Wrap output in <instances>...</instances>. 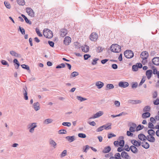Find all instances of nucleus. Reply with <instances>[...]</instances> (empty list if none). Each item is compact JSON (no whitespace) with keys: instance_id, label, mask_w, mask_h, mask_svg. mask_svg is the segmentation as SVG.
I'll use <instances>...</instances> for the list:
<instances>
[{"instance_id":"nucleus-1","label":"nucleus","mask_w":159,"mask_h":159,"mask_svg":"<svg viewBox=\"0 0 159 159\" xmlns=\"http://www.w3.org/2000/svg\"><path fill=\"white\" fill-rule=\"evenodd\" d=\"M110 49L111 51L113 52H119L121 51V47L117 44H114L111 45Z\"/></svg>"},{"instance_id":"nucleus-2","label":"nucleus","mask_w":159,"mask_h":159,"mask_svg":"<svg viewBox=\"0 0 159 159\" xmlns=\"http://www.w3.org/2000/svg\"><path fill=\"white\" fill-rule=\"evenodd\" d=\"M43 33L44 36L46 38L50 39L53 36L52 32L48 29H44L43 30Z\"/></svg>"},{"instance_id":"nucleus-3","label":"nucleus","mask_w":159,"mask_h":159,"mask_svg":"<svg viewBox=\"0 0 159 159\" xmlns=\"http://www.w3.org/2000/svg\"><path fill=\"white\" fill-rule=\"evenodd\" d=\"M125 57L127 58H131L134 56L133 52L131 50H127L124 52Z\"/></svg>"},{"instance_id":"nucleus-4","label":"nucleus","mask_w":159,"mask_h":159,"mask_svg":"<svg viewBox=\"0 0 159 159\" xmlns=\"http://www.w3.org/2000/svg\"><path fill=\"white\" fill-rule=\"evenodd\" d=\"M37 127V123L35 122L30 123L28 125V128H30L29 132L31 133L34 132L35 128Z\"/></svg>"},{"instance_id":"nucleus-5","label":"nucleus","mask_w":159,"mask_h":159,"mask_svg":"<svg viewBox=\"0 0 159 159\" xmlns=\"http://www.w3.org/2000/svg\"><path fill=\"white\" fill-rule=\"evenodd\" d=\"M98 38V34L95 33H92L90 36V39L92 41H95Z\"/></svg>"},{"instance_id":"nucleus-6","label":"nucleus","mask_w":159,"mask_h":159,"mask_svg":"<svg viewBox=\"0 0 159 159\" xmlns=\"http://www.w3.org/2000/svg\"><path fill=\"white\" fill-rule=\"evenodd\" d=\"M71 38L69 36L65 37L63 41L64 44L66 45H68L71 42Z\"/></svg>"},{"instance_id":"nucleus-7","label":"nucleus","mask_w":159,"mask_h":159,"mask_svg":"<svg viewBox=\"0 0 159 159\" xmlns=\"http://www.w3.org/2000/svg\"><path fill=\"white\" fill-rule=\"evenodd\" d=\"M121 156L123 158L125 159H131V158L128 153L125 151H123L121 153Z\"/></svg>"},{"instance_id":"nucleus-8","label":"nucleus","mask_w":159,"mask_h":159,"mask_svg":"<svg viewBox=\"0 0 159 159\" xmlns=\"http://www.w3.org/2000/svg\"><path fill=\"white\" fill-rule=\"evenodd\" d=\"M26 12L28 15L31 17H34V13L33 10L31 8H27L26 9Z\"/></svg>"},{"instance_id":"nucleus-9","label":"nucleus","mask_w":159,"mask_h":159,"mask_svg":"<svg viewBox=\"0 0 159 159\" xmlns=\"http://www.w3.org/2000/svg\"><path fill=\"white\" fill-rule=\"evenodd\" d=\"M118 85L120 87L123 88H125L129 86V84L127 82L120 81L119 82Z\"/></svg>"},{"instance_id":"nucleus-10","label":"nucleus","mask_w":159,"mask_h":159,"mask_svg":"<svg viewBox=\"0 0 159 159\" xmlns=\"http://www.w3.org/2000/svg\"><path fill=\"white\" fill-rule=\"evenodd\" d=\"M149 136V135H147L146 136H145V140H146L147 139L149 142L152 143L154 142L155 141V138L153 136H150V137Z\"/></svg>"},{"instance_id":"nucleus-11","label":"nucleus","mask_w":159,"mask_h":159,"mask_svg":"<svg viewBox=\"0 0 159 159\" xmlns=\"http://www.w3.org/2000/svg\"><path fill=\"white\" fill-rule=\"evenodd\" d=\"M129 103L132 104H137L140 103L141 102V101L138 100H129L128 101Z\"/></svg>"},{"instance_id":"nucleus-12","label":"nucleus","mask_w":159,"mask_h":159,"mask_svg":"<svg viewBox=\"0 0 159 159\" xmlns=\"http://www.w3.org/2000/svg\"><path fill=\"white\" fill-rule=\"evenodd\" d=\"M153 73L152 70H147L146 72V75L148 80H149L151 77Z\"/></svg>"},{"instance_id":"nucleus-13","label":"nucleus","mask_w":159,"mask_h":159,"mask_svg":"<svg viewBox=\"0 0 159 159\" xmlns=\"http://www.w3.org/2000/svg\"><path fill=\"white\" fill-rule=\"evenodd\" d=\"M152 63L156 66L159 65V57H154L152 60Z\"/></svg>"},{"instance_id":"nucleus-14","label":"nucleus","mask_w":159,"mask_h":159,"mask_svg":"<svg viewBox=\"0 0 159 159\" xmlns=\"http://www.w3.org/2000/svg\"><path fill=\"white\" fill-rule=\"evenodd\" d=\"M131 143L134 146L138 147L140 146L141 142L140 141H137V140L133 139L131 140Z\"/></svg>"},{"instance_id":"nucleus-15","label":"nucleus","mask_w":159,"mask_h":159,"mask_svg":"<svg viewBox=\"0 0 159 159\" xmlns=\"http://www.w3.org/2000/svg\"><path fill=\"white\" fill-rule=\"evenodd\" d=\"M130 150L133 153L136 154L138 153V149L136 147V146L134 145H131L130 147Z\"/></svg>"},{"instance_id":"nucleus-16","label":"nucleus","mask_w":159,"mask_h":159,"mask_svg":"<svg viewBox=\"0 0 159 159\" xmlns=\"http://www.w3.org/2000/svg\"><path fill=\"white\" fill-rule=\"evenodd\" d=\"M148 57V53L146 51L142 52L141 54V57L142 58L147 59Z\"/></svg>"},{"instance_id":"nucleus-17","label":"nucleus","mask_w":159,"mask_h":159,"mask_svg":"<svg viewBox=\"0 0 159 159\" xmlns=\"http://www.w3.org/2000/svg\"><path fill=\"white\" fill-rule=\"evenodd\" d=\"M103 114V113L102 111H99L97 112L96 113L94 114L93 116H92V118H96L102 115Z\"/></svg>"},{"instance_id":"nucleus-18","label":"nucleus","mask_w":159,"mask_h":159,"mask_svg":"<svg viewBox=\"0 0 159 159\" xmlns=\"http://www.w3.org/2000/svg\"><path fill=\"white\" fill-rule=\"evenodd\" d=\"M10 53L12 56L15 57H20L21 56L20 54H18L16 52L14 51H11L10 52Z\"/></svg>"},{"instance_id":"nucleus-19","label":"nucleus","mask_w":159,"mask_h":159,"mask_svg":"<svg viewBox=\"0 0 159 159\" xmlns=\"http://www.w3.org/2000/svg\"><path fill=\"white\" fill-rule=\"evenodd\" d=\"M119 139L121 140H120L119 142V145L120 147H123L125 144V141L123 140L124 137L122 136H121L119 137Z\"/></svg>"},{"instance_id":"nucleus-20","label":"nucleus","mask_w":159,"mask_h":159,"mask_svg":"<svg viewBox=\"0 0 159 159\" xmlns=\"http://www.w3.org/2000/svg\"><path fill=\"white\" fill-rule=\"evenodd\" d=\"M61 32L60 35L62 37H64L67 34V31L66 29H62L61 30Z\"/></svg>"},{"instance_id":"nucleus-21","label":"nucleus","mask_w":159,"mask_h":159,"mask_svg":"<svg viewBox=\"0 0 159 159\" xmlns=\"http://www.w3.org/2000/svg\"><path fill=\"white\" fill-rule=\"evenodd\" d=\"M95 85L98 89H100L103 87L104 84L103 82L101 81H98L96 83Z\"/></svg>"},{"instance_id":"nucleus-22","label":"nucleus","mask_w":159,"mask_h":159,"mask_svg":"<svg viewBox=\"0 0 159 159\" xmlns=\"http://www.w3.org/2000/svg\"><path fill=\"white\" fill-rule=\"evenodd\" d=\"M33 106L34 109L36 111L39 110L40 108L39 104L38 102L34 103L33 104Z\"/></svg>"},{"instance_id":"nucleus-23","label":"nucleus","mask_w":159,"mask_h":159,"mask_svg":"<svg viewBox=\"0 0 159 159\" xmlns=\"http://www.w3.org/2000/svg\"><path fill=\"white\" fill-rule=\"evenodd\" d=\"M121 155L119 153H116L114 157H111L109 159H121Z\"/></svg>"},{"instance_id":"nucleus-24","label":"nucleus","mask_w":159,"mask_h":159,"mask_svg":"<svg viewBox=\"0 0 159 159\" xmlns=\"http://www.w3.org/2000/svg\"><path fill=\"white\" fill-rule=\"evenodd\" d=\"M150 115V113L149 112H145L142 114V116L143 118L146 119L149 117Z\"/></svg>"},{"instance_id":"nucleus-25","label":"nucleus","mask_w":159,"mask_h":159,"mask_svg":"<svg viewBox=\"0 0 159 159\" xmlns=\"http://www.w3.org/2000/svg\"><path fill=\"white\" fill-rule=\"evenodd\" d=\"M66 139L70 142H71L75 140V137L74 136H67L66 137Z\"/></svg>"},{"instance_id":"nucleus-26","label":"nucleus","mask_w":159,"mask_h":159,"mask_svg":"<svg viewBox=\"0 0 159 159\" xmlns=\"http://www.w3.org/2000/svg\"><path fill=\"white\" fill-rule=\"evenodd\" d=\"M111 150V148L110 146H108L104 148L102 150L103 152L104 153H107L109 152Z\"/></svg>"},{"instance_id":"nucleus-27","label":"nucleus","mask_w":159,"mask_h":159,"mask_svg":"<svg viewBox=\"0 0 159 159\" xmlns=\"http://www.w3.org/2000/svg\"><path fill=\"white\" fill-rule=\"evenodd\" d=\"M138 138L141 141H145V135L143 134H139L138 136Z\"/></svg>"},{"instance_id":"nucleus-28","label":"nucleus","mask_w":159,"mask_h":159,"mask_svg":"<svg viewBox=\"0 0 159 159\" xmlns=\"http://www.w3.org/2000/svg\"><path fill=\"white\" fill-rule=\"evenodd\" d=\"M21 16L24 18L26 23L29 24V25L31 24V22L29 20L27 17L25 15L22 14H21Z\"/></svg>"},{"instance_id":"nucleus-29","label":"nucleus","mask_w":159,"mask_h":159,"mask_svg":"<svg viewBox=\"0 0 159 159\" xmlns=\"http://www.w3.org/2000/svg\"><path fill=\"white\" fill-rule=\"evenodd\" d=\"M148 133L150 136H153L155 135V132L152 129H150L148 131Z\"/></svg>"},{"instance_id":"nucleus-30","label":"nucleus","mask_w":159,"mask_h":159,"mask_svg":"<svg viewBox=\"0 0 159 159\" xmlns=\"http://www.w3.org/2000/svg\"><path fill=\"white\" fill-rule=\"evenodd\" d=\"M49 144L52 145L54 148H56L57 143L54 140L50 139L49 141Z\"/></svg>"},{"instance_id":"nucleus-31","label":"nucleus","mask_w":159,"mask_h":159,"mask_svg":"<svg viewBox=\"0 0 159 159\" xmlns=\"http://www.w3.org/2000/svg\"><path fill=\"white\" fill-rule=\"evenodd\" d=\"M53 121V120L51 119H47L45 120L43 122L44 124H48L51 123Z\"/></svg>"},{"instance_id":"nucleus-32","label":"nucleus","mask_w":159,"mask_h":159,"mask_svg":"<svg viewBox=\"0 0 159 159\" xmlns=\"http://www.w3.org/2000/svg\"><path fill=\"white\" fill-rule=\"evenodd\" d=\"M114 86L113 84H107L106 86V90H107L108 89H111L114 88Z\"/></svg>"},{"instance_id":"nucleus-33","label":"nucleus","mask_w":159,"mask_h":159,"mask_svg":"<svg viewBox=\"0 0 159 159\" xmlns=\"http://www.w3.org/2000/svg\"><path fill=\"white\" fill-rule=\"evenodd\" d=\"M151 108L149 106H145L143 109V111L144 112H149L150 111Z\"/></svg>"},{"instance_id":"nucleus-34","label":"nucleus","mask_w":159,"mask_h":159,"mask_svg":"<svg viewBox=\"0 0 159 159\" xmlns=\"http://www.w3.org/2000/svg\"><path fill=\"white\" fill-rule=\"evenodd\" d=\"M17 2L20 5L23 6L25 4L24 0H17Z\"/></svg>"},{"instance_id":"nucleus-35","label":"nucleus","mask_w":159,"mask_h":159,"mask_svg":"<svg viewBox=\"0 0 159 159\" xmlns=\"http://www.w3.org/2000/svg\"><path fill=\"white\" fill-rule=\"evenodd\" d=\"M85 46L86 48H85L84 47H82V50L83 52H87L89 50V47L87 45H85Z\"/></svg>"},{"instance_id":"nucleus-36","label":"nucleus","mask_w":159,"mask_h":159,"mask_svg":"<svg viewBox=\"0 0 159 159\" xmlns=\"http://www.w3.org/2000/svg\"><path fill=\"white\" fill-rule=\"evenodd\" d=\"M104 48H102V47L99 46L96 48V50L97 52H101L102 51Z\"/></svg>"},{"instance_id":"nucleus-37","label":"nucleus","mask_w":159,"mask_h":159,"mask_svg":"<svg viewBox=\"0 0 159 159\" xmlns=\"http://www.w3.org/2000/svg\"><path fill=\"white\" fill-rule=\"evenodd\" d=\"M153 123L152 122H149L148 125V128H150V129H155Z\"/></svg>"},{"instance_id":"nucleus-38","label":"nucleus","mask_w":159,"mask_h":159,"mask_svg":"<svg viewBox=\"0 0 159 159\" xmlns=\"http://www.w3.org/2000/svg\"><path fill=\"white\" fill-rule=\"evenodd\" d=\"M79 75V74L78 72L76 71H74L71 73L70 75V77L72 78L75 77L78 75Z\"/></svg>"},{"instance_id":"nucleus-39","label":"nucleus","mask_w":159,"mask_h":159,"mask_svg":"<svg viewBox=\"0 0 159 159\" xmlns=\"http://www.w3.org/2000/svg\"><path fill=\"white\" fill-rule=\"evenodd\" d=\"M77 98L81 102H82L84 101H85L87 100V99L85 98H83L81 96H77Z\"/></svg>"},{"instance_id":"nucleus-40","label":"nucleus","mask_w":159,"mask_h":159,"mask_svg":"<svg viewBox=\"0 0 159 159\" xmlns=\"http://www.w3.org/2000/svg\"><path fill=\"white\" fill-rule=\"evenodd\" d=\"M1 62L3 65L7 66V67L9 66V65L8 62L6 61L3 60H2L1 61Z\"/></svg>"},{"instance_id":"nucleus-41","label":"nucleus","mask_w":159,"mask_h":159,"mask_svg":"<svg viewBox=\"0 0 159 159\" xmlns=\"http://www.w3.org/2000/svg\"><path fill=\"white\" fill-rule=\"evenodd\" d=\"M142 147L145 149H148L149 147V145L147 142H145L144 144L141 145Z\"/></svg>"},{"instance_id":"nucleus-42","label":"nucleus","mask_w":159,"mask_h":159,"mask_svg":"<svg viewBox=\"0 0 159 159\" xmlns=\"http://www.w3.org/2000/svg\"><path fill=\"white\" fill-rule=\"evenodd\" d=\"M18 30L20 31L22 34H25V30L23 28L19 26Z\"/></svg>"},{"instance_id":"nucleus-43","label":"nucleus","mask_w":159,"mask_h":159,"mask_svg":"<svg viewBox=\"0 0 159 159\" xmlns=\"http://www.w3.org/2000/svg\"><path fill=\"white\" fill-rule=\"evenodd\" d=\"M144 127V126L141 125H139L136 128V130L138 131L142 129Z\"/></svg>"},{"instance_id":"nucleus-44","label":"nucleus","mask_w":159,"mask_h":159,"mask_svg":"<svg viewBox=\"0 0 159 159\" xmlns=\"http://www.w3.org/2000/svg\"><path fill=\"white\" fill-rule=\"evenodd\" d=\"M67 154V151L66 150H64L61 153L60 157H62L65 156Z\"/></svg>"},{"instance_id":"nucleus-45","label":"nucleus","mask_w":159,"mask_h":159,"mask_svg":"<svg viewBox=\"0 0 159 159\" xmlns=\"http://www.w3.org/2000/svg\"><path fill=\"white\" fill-rule=\"evenodd\" d=\"M65 67V65L64 63H61L60 65H57L56 67L57 69L61 68H64Z\"/></svg>"},{"instance_id":"nucleus-46","label":"nucleus","mask_w":159,"mask_h":159,"mask_svg":"<svg viewBox=\"0 0 159 159\" xmlns=\"http://www.w3.org/2000/svg\"><path fill=\"white\" fill-rule=\"evenodd\" d=\"M22 67L25 69H26L27 70H30V67L28 65H26L25 64H23L21 65Z\"/></svg>"},{"instance_id":"nucleus-47","label":"nucleus","mask_w":159,"mask_h":159,"mask_svg":"<svg viewBox=\"0 0 159 159\" xmlns=\"http://www.w3.org/2000/svg\"><path fill=\"white\" fill-rule=\"evenodd\" d=\"M78 136L79 137L83 138H85L86 137L85 134L81 133H79L78 134Z\"/></svg>"},{"instance_id":"nucleus-48","label":"nucleus","mask_w":159,"mask_h":159,"mask_svg":"<svg viewBox=\"0 0 159 159\" xmlns=\"http://www.w3.org/2000/svg\"><path fill=\"white\" fill-rule=\"evenodd\" d=\"M62 125L64 126H66L68 127H70L71 126V124L70 122H64L62 123Z\"/></svg>"},{"instance_id":"nucleus-49","label":"nucleus","mask_w":159,"mask_h":159,"mask_svg":"<svg viewBox=\"0 0 159 159\" xmlns=\"http://www.w3.org/2000/svg\"><path fill=\"white\" fill-rule=\"evenodd\" d=\"M4 4L7 8L8 9H10L11 8L10 5L8 2L5 1L4 2Z\"/></svg>"},{"instance_id":"nucleus-50","label":"nucleus","mask_w":159,"mask_h":159,"mask_svg":"<svg viewBox=\"0 0 159 159\" xmlns=\"http://www.w3.org/2000/svg\"><path fill=\"white\" fill-rule=\"evenodd\" d=\"M138 67L137 66V65H134L132 66V70L134 71H137L138 70Z\"/></svg>"},{"instance_id":"nucleus-51","label":"nucleus","mask_w":159,"mask_h":159,"mask_svg":"<svg viewBox=\"0 0 159 159\" xmlns=\"http://www.w3.org/2000/svg\"><path fill=\"white\" fill-rule=\"evenodd\" d=\"M58 133L59 134H66L67 133V131L64 129H61L59 130Z\"/></svg>"},{"instance_id":"nucleus-52","label":"nucleus","mask_w":159,"mask_h":159,"mask_svg":"<svg viewBox=\"0 0 159 159\" xmlns=\"http://www.w3.org/2000/svg\"><path fill=\"white\" fill-rule=\"evenodd\" d=\"M99 60V59L98 58H94L93 60V61L92 62V65H94L96 64L97 63V61Z\"/></svg>"},{"instance_id":"nucleus-53","label":"nucleus","mask_w":159,"mask_h":159,"mask_svg":"<svg viewBox=\"0 0 159 159\" xmlns=\"http://www.w3.org/2000/svg\"><path fill=\"white\" fill-rule=\"evenodd\" d=\"M116 136V135L114 134L111 133H109L108 134V138L109 139H111L112 137H115Z\"/></svg>"},{"instance_id":"nucleus-54","label":"nucleus","mask_w":159,"mask_h":159,"mask_svg":"<svg viewBox=\"0 0 159 159\" xmlns=\"http://www.w3.org/2000/svg\"><path fill=\"white\" fill-rule=\"evenodd\" d=\"M36 32L37 34L40 37H42V34H41L38 29L36 28L35 29Z\"/></svg>"},{"instance_id":"nucleus-55","label":"nucleus","mask_w":159,"mask_h":159,"mask_svg":"<svg viewBox=\"0 0 159 159\" xmlns=\"http://www.w3.org/2000/svg\"><path fill=\"white\" fill-rule=\"evenodd\" d=\"M104 127V125H102L99 127V128L97 129L96 131L97 132H100L102 131Z\"/></svg>"},{"instance_id":"nucleus-56","label":"nucleus","mask_w":159,"mask_h":159,"mask_svg":"<svg viewBox=\"0 0 159 159\" xmlns=\"http://www.w3.org/2000/svg\"><path fill=\"white\" fill-rule=\"evenodd\" d=\"M13 62L14 63H15L16 65L18 66V67H19L20 66V64L17 59H14L13 61Z\"/></svg>"},{"instance_id":"nucleus-57","label":"nucleus","mask_w":159,"mask_h":159,"mask_svg":"<svg viewBox=\"0 0 159 159\" xmlns=\"http://www.w3.org/2000/svg\"><path fill=\"white\" fill-rule=\"evenodd\" d=\"M91 57L90 55L89 54H85L84 56V59L85 60H87L89 58Z\"/></svg>"},{"instance_id":"nucleus-58","label":"nucleus","mask_w":159,"mask_h":159,"mask_svg":"<svg viewBox=\"0 0 159 159\" xmlns=\"http://www.w3.org/2000/svg\"><path fill=\"white\" fill-rule=\"evenodd\" d=\"M48 43L49 45L52 47H53L54 46V43L52 41H48Z\"/></svg>"},{"instance_id":"nucleus-59","label":"nucleus","mask_w":159,"mask_h":159,"mask_svg":"<svg viewBox=\"0 0 159 159\" xmlns=\"http://www.w3.org/2000/svg\"><path fill=\"white\" fill-rule=\"evenodd\" d=\"M125 150L127 152H129L130 149V148L129 147V146L127 145L126 144L125 145Z\"/></svg>"},{"instance_id":"nucleus-60","label":"nucleus","mask_w":159,"mask_h":159,"mask_svg":"<svg viewBox=\"0 0 159 159\" xmlns=\"http://www.w3.org/2000/svg\"><path fill=\"white\" fill-rule=\"evenodd\" d=\"M153 103L155 105H158L159 104V99L157 98L155 101H154Z\"/></svg>"},{"instance_id":"nucleus-61","label":"nucleus","mask_w":159,"mask_h":159,"mask_svg":"<svg viewBox=\"0 0 159 159\" xmlns=\"http://www.w3.org/2000/svg\"><path fill=\"white\" fill-rule=\"evenodd\" d=\"M150 121H151V122L152 123H155L156 122V120L153 117H151L150 118Z\"/></svg>"},{"instance_id":"nucleus-62","label":"nucleus","mask_w":159,"mask_h":159,"mask_svg":"<svg viewBox=\"0 0 159 159\" xmlns=\"http://www.w3.org/2000/svg\"><path fill=\"white\" fill-rule=\"evenodd\" d=\"M129 131H127V135L128 136H133V134Z\"/></svg>"},{"instance_id":"nucleus-63","label":"nucleus","mask_w":159,"mask_h":159,"mask_svg":"<svg viewBox=\"0 0 159 159\" xmlns=\"http://www.w3.org/2000/svg\"><path fill=\"white\" fill-rule=\"evenodd\" d=\"M112 68L114 69H116L118 68L117 65L115 64H112L111 66Z\"/></svg>"},{"instance_id":"nucleus-64","label":"nucleus","mask_w":159,"mask_h":159,"mask_svg":"<svg viewBox=\"0 0 159 159\" xmlns=\"http://www.w3.org/2000/svg\"><path fill=\"white\" fill-rule=\"evenodd\" d=\"M80 43H78V42H75V48H80V47L79 46V44Z\"/></svg>"}]
</instances>
